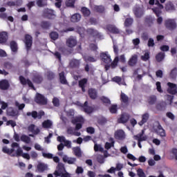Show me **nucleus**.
Here are the masks:
<instances>
[{
  "instance_id": "nucleus-17",
  "label": "nucleus",
  "mask_w": 177,
  "mask_h": 177,
  "mask_svg": "<svg viewBox=\"0 0 177 177\" xmlns=\"http://www.w3.org/2000/svg\"><path fill=\"white\" fill-rule=\"evenodd\" d=\"M106 30L111 34H120V29L114 25L109 24L106 26Z\"/></svg>"
},
{
  "instance_id": "nucleus-7",
  "label": "nucleus",
  "mask_w": 177,
  "mask_h": 177,
  "mask_svg": "<svg viewBox=\"0 0 177 177\" xmlns=\"http://www.w3.org/2000/svg\"><path fill=\"white\" fill-rule=\"evenodd\" d=\"M85 122V120L82 117H76L75 119L72 120L73 124H76L75 129L76 131H80L82 128V124Z\"/></svg>"
},
{
  "instance_id": "nucleus-12",
  "label": "nucleus",
  "mask_w": 177,
  "mask_h": 177,
  "mask_svg": "<svg viewBox=\"0 0 177 177\" xmlns=\"http://www.w3.org/2000/svg\"><path fill=\"white\" fill-rule=\"evenodd\" d=\"M100 56L102 62H104V63H106V64L111 63V56L109 55L108 52L101 53Z\"/></svg>"
},
{
  "instance_id": "nucleus-21",
  "label": "nucleus",
  "mask_w": 177,
  "mask_h": 177,
  "mask_svg": "<svg viewBox=\"0 0 177 177\" xmlns=\"http://www.w3.org/2000/svg\"><path fill=\"white\" fill-rule=\"evenodd\" d=\"M66 45L68 48H74L77 45V39L73 37H70L66 40Z\"/></svg>"
},
{
  "instance_id": "nucleus-59",
  "label": "nucleus",
  "mask_w": 177,
  "mask_h": 177,
  "mask_svg": "<svg viewBox=\"0 0 177 177\" xmlns=\"http://www.w3.org/2000/svg\"><path fill=\"white\" fill-rule=\"evenodd\" d=\"M53 104L55 107H59V106H60V101L58 100L57 97H54L53 99Z\"/></svg>"
},
{
  "instance_id": "nucleus-4",
  "label": "nucleus",
  "mask_w": 177,
  "mask_h": 177,
  "mask_svg": "<svg viewBox=\"0 0 177 177\" xmlns=\"http://www.w3.org/2000/svg\"><path fill=\"white\" fill-rule=\"evenodd\" d=\"M165 26L167 30L170 31H174V30L176 29L177 25L175 19H168L165 21Z\"/></svg>"
},
{
  "instance_id": "nucleus-63",
  "label": "nucleus",
  "mask_w": 177,
  "mask_h": 177,
  "mask_svg": "<svg viewBox=\"0 0 177 177\" xmlns=\"http://www.w3.org/2000/svg\"><path fill=\"white\" fill-rule=\"evenodd\" d=\"M137 174L139 177H146V174H145V171H143V169H138L137 170Z\"/></svg>"
},
{
  "instance_id": "nucleus-13",
  "label": "nucleus",
  "mask_w": 177,
  "mask_h": 177,
  "mask_svg": "<svg viewBox=\"0 0 177 177\" xmlns=\"http://www.w3.org/2000/svg\"><path fill=\"white\" fill-rule=\"evenodd\" d=\"M167 86H169V88H167L168 93H170V95H176V93H177L176 84H175L174 83L168 82Z\"/></svg>"
},
{
  "instance_id": "nucleus-35",
  "label": "nucleus",
  "mask_w": 177,
  "mask_h": 177,
  "mask_svg": "<svg viewBox=\"0 0 177 177\" xmlns=\"http://www.w3.org/2000/svg\"><path fill=\"white\" fill-rule=\"evenodd\" d=\"M74 155L76 157L81 158L82 157V151H81V148L80 147H75L73 148Z\"/></svg>"
},
{
  "instance_id": "nucleus-1",
  "label": "nucleus",
  "mask_w": 177,
  "mask_h": 177,
  "mask_svg": "<svg viewBox=\"0 0 177 177\" xmlns=\"http://www.w3.org/2000/svg\"><path fill=\"white\" fill-rule=\"evenodd\" d=\"M53 175L55 176H61V177H71V174L67 172L64 164L62 162H59L57 166V170L54 171Z\"/></svg>"
},
{
  "instance_id": "nucleus-43",
  "label": "nucleus",
  "mask_w": 177,
  "mask_h": 177,
  "mask_svg": "<svg viewBox=\"0 0 177 177\" xmlns=\"http://www.w3.org/2000/svg\"><path fill=\"white\" fill-rule=\"evenodd\" d=\"M23 156V149L20 148V145H19L18 149L16 151V153H13L11 155V157H22Z\"/></svg>"
},
{
  "instance_id": "nucleus-64",
  "label": "nucleus",
  "mask_w": 177,
  "mask_h": 177,
  "mask_svg": "<svg viewBox=\"0 0 177 177\" xmlns=\"http://www.w3.org/2000/svg\"><path fill=\"white\" fill-rule=\"evenodd\" d=\"M87 133H90L91 135H93L95 133V128L92 127H88L86 128Z\"/></svg>"
},
{
  "instance_id": "nucleus-37",
  "label": "nucleus",
  "mask_w": 177,
  "mask_h": 177,
  "mask_svg": "<svg viewBox=\"0 0 177 177\" xmlns=\"http://www.w3.org/2000/svg\"><path fill=\"white\" fill-rule=\"evenodd\" d=\"M48 168V166H46V165H45V163H39L37 165V171L39 172H45V171H46V169Z\"/></svg>"
},
{
  "instance_id": "nucleus-62",
  "label": "nucleus",
  "mask_w": 177,
  "mask_h": 177,
  "mask_svg": "<svg viewBox=\"0 0 177 177\" xmlns=\"http://www.w3.org/2000/svg\"><path fill=\"white\" fill-rule=\"evenodd\" d=\"M97 161L100 164H104V157L103 156V155H99L97 157Z\"/></svg>"
},
{
  "instance_id": "nucleus-34",
  "label": "nucleus",
  "mask_w": 177,
  "mask_h": 177,
  "mask_svg": "<svg viewBox=\"0 0 177 177\" xmlns=\"http://www.w3.org/2000/svg\"><path fill=\"white\" fill-rule=\"evenodd\" d=\"M83 59L86 63H95V62H97V60L96 58L91 55H85L83 57Z\"/></svg>"
},
{
  "instance_id": "nucleus-52",
  "label": "nucleus",
  "mask_w": 177,
  "mask_h": 177,
  "mask_svg": "<svg viewBox=\"0 0 177 177\" xmlns=\"http://www.w3.org/2000/svg\"><path fill=\"white\" fill-rule=\"evenodd\" d=\"M89 49L91 50L93 52H97V49H99V47H97V44H95L93 43H91L88 46Z\"/></svg>"
},
{
  "instance_id": "nucleus-48",
  "label": "nucleus",
  "mask_w": 177,
  "mask_h": 177,
  "mask_svg": "<svg viewBox=\"0 0 177 177\" xmlns=\"http://www.w3.org/2000/svg\"><path fill=\"white\" fill-rule=\"evenodd\" d=\"M133 24V18H127L124 21V27H131Z\"/></svg>"
},
{
  "instance_id": "nucleus-57",
  "label": "nucleus",
  "mask_w": 177,
  "mask_h": 177,
  "mask_svg": "<svg viewBox=\"0 0 177 177\" xmlns=\"http://www.w3.org/2000/svg\"><path fill=\"white\" fill-rule=\"evenodd\" d=\"M149 59H150V53L148 52L145 53L144 55L141 57V60H142L143 62H147Z\"/></svg>"
},
{
  "instance_id": "nucleus-51",
  "label": "nucleus",
  "mask_w": 177,
  "mask_h": 177,
  "mask_svg": "<svg viewBox=\"0 0 177 177\" xmlns=\"http://www.w3.org/2000/svg\"><path fill=\"white\" fill-rule=\"evenodd\" d=\"M171 78H172V80L176 78V75H177V68L175 67L174 68H173L169 74Z\"/></svg>"
},
{
  "instance_id": "nucleus-19",
  "label": "nucleus",
  "mask_w": 177,
  "mask_h": 177,
  "mask_svg": "<svg viewBox=\"0 0 177 177\" xmlns=\"http://www.w3.org/2000/svg\"><path fill=\"white\" fill-rule=\"evenodd\" d=\"M145 135V130H142V132L134 136V139L138 140V142H145L147 139V137L144 136Z\"/></svg>"
},
{
  "instance_id": "nucleus-33",
  "label": "nucleus",
  "mask_w": 177,
  "mask_h": 177,
  "mask_svg": "<svg viewBox=\"0 0 177 177\" xmlns=\"http://www.w3.org/2000/svg\"><path fill=\"white\" fill-rule=\"evenodd\" d=\"M88 84V79L83 78L79 81V86L81 88L82 92H85V85Z\"/></svg>"
},
{
  "instance_id": "nucleus-24",
  "label": "nucleus",
  "mask_w": 177,
  "mask_h": 177,
  "mask_svg": "<svg viewBox=\"0 0 177 177\" xmlns=\"http://www.w3.org/2000/svg\"><path fill=\"white\" fill-rule=\"evenodd\" d=\"M80 64H81L80 59H73L69 62V66L71 68H78Z\"/></svg>"
},
{
  "instance_id": "nucleus-61",
  "label": "nucleus",
  "mask_w": 177,
  "mask_h": 177,
  "mask_svg": "<svg viewBox=\"0 0 177 177\" xmlns=\"http://www.w3.org/2000/svg\"><path fill=\"white\" fill-rule=\"evenodd\" d=\"M156 89H157L158 92H159V93H162V92H164V91H162V88H161V82H156Z\"/></svg>"
},
{
  "instance_id": "nucleus-31",
  "label": "nucleus",
  "mask_w": 177,
  "mask_h": 177,
  "mask_svg": "<svg viewBox=\"0 0 177 177\" xmlns=\"http://www.w3.org/2000/svg\"><path fill=\"white\" fill-rule=\"evenodd\" d=\"M147 102L150 106L156 104L157 102V96L151 95L147 97Z\"/></svg>"
},
{
  "instance_id": "nucleus-46",
  "label": "nucleus",
  "mask_w": 177,
  "mask_h": 177,
  "mask_svg": "<svg viewBox=\"0 0 177 177\" xmlns=\"http://www.w3.org/2000/svg\"><path fill=\"white\" fill-rule=\"evenodd\" d=\"M100 100L104 104H105V106H109V104H111V101L110 99L107 98V97L102 96L100 97Z\"/></svg>"
},
{
  "instance_id": "nucleus-22",
  "label": "nucleus",
  "mask_w": 177,
  "mask_h": 177,
  "mask_svg": "<svg viewBox=\"0 0 177 177\" xmlns=\"http://www.w3.org/2000/svg\"><path fill=\"white\" fill-rule=\"evenodd\" d=\"M88 95L90 98H91L93 100H95L97 98V91L95 88H89L88 90Z\"/></svg>"
},
{
  "instance_id": "nucleus-38",
  "label": "nucleus",
  "mask_w": 177,
  "mask_h": 177,
  "mask_svg": "<svg viewBox=\"0 0 177 177\" xmlns=\"http://www.w3.org/2000/svg\"><path fill=\"white\" fill-rule=\"evenodd\" d=\"M165 10H167V12L175 10V6L172 2L169 1L165 4Z\"/></svg>"
},
{
  "instance_id": "nucleus-5",
  "label": "nucleus",
  "mask_w": 177,
  "mask_h": 177,
  "mask_svg": "<svg viewBox=\"0 0 177 177\" xmlns=\"http://www.w3.org/2000/svg\"><path fill=\"white\" fill-rule=\"evenodd\" d=\"M26 115L28 117H32L34 120H41L44 115H45V111H41L39 113L37 111H32V112H27Z\"/></svg>"
},
{
  "instance_id": "nucleus-56",
  "label": "nucleus",
  "mask_w": 177,
  "mask_h": 177,
  "mask_svg": "<svg viewBox=\"0 0 177 177\" xmlns=\"http://www.w3.org/2000/svg\"><path fill=\"white\" fill-rule=\"evenodd\" d=\"M111 147H114V141H112L111 142L105 143L104 149H106V150H110Z\"/></svg>"
},
{
  "instance_id": "nucleus-6",
  "label": "nucleus",
  "mask_w": 177,
  "mask_h": 177,
  "mask_svg": "<svg viewBox=\"0 0 177 177\" xmlns=\"http://www.w3.org/2000/svg\"><path fill=\"white\" fill-rule=\"evenodd\" d=\"M42 17H45V19L52 20L56 17V15L55 14V10L46 8L43 11Z\"/></svg>"
},
{
  "instance_id": "nucleus-16",
  "label": "nucleus",
  "mask_w": 177,
  "mask_h": 177,
  "mask_svg": "<svg viewBox=\"0 0 177 177\" xmlns=\"http://www.w3.org/2000/svg\"><path fill=\"white\" fill-rule=\"evenodd\" d=\"M83 111L87 114H92L93 113V107L88 106V101H86L82 106Z\"/></svg>"
},
{
  "instance_id": "nucleus-30",
  "label": "nucleus",
  "mask_w": 177,
  "mask_h": 177,
  "mask_svg": "<svg viewBox=\"0 0 177 177\" xmlns=\"http://www.w3.org/2000/svg\"><path fill=\"white\" fill-rule=\"evenodd\" d=\"M59 81L62 85H68V82H67V79H66V75H64V72L62 71L59 74Z\"/></svg>"
},
{
  "instance_id": "nucleus-2",
  "label": "nucleus",
  "mask_w": 177,
  "mask_h": 177,
  "mask_svg": "<svg viewBox=\"0 0 177 177\" xmlns=\"http://www.w3.org/2000/svg\"><path fill=\"white\" fill-rule=\"evenodd\" d=\"M19 80L20 84L24 86H26V85H28V86L31 89H32L33 91H37V88H35L34 84L30 79L28 78L26 79V77H24V76L20 75L19 77Z\"/></svg>"
},
{
  "instance_id": "nucleus-10",
  "label": "nucleus",
  "mask_w": 177,
  "mask_h": 177,
  "mask_svg": "<svg viewBox=\"0 0 177 177\" xmlns=\"http://www.w3.org/2000/svg\"><path fill=\"white\" fill-rule=\"evenodd\" d=\"M133 12L134 14V16L137 17V19H140V17H142L143 15H145V10L142 7L136 6L133 9Z\"/></svg>"
},
{
  "instance_id": "nucleus-3",
  "label": "nucleus",
  "mask_w": 177,
  "mask_h": 177,
  "mask_svg": "<svg viewBox=\"0 0 177 177\" xmlns=\"http://www.w3.org/2000/svg\"><path fill=\"white\" fill-rule=\"evenodd\" d=\"M35 102L37 104H40V106H45L48 104V100H46V97H45V95L37 93L35 97Z\"/></svg>"
},
{
  "instance_id": "nucleus-8",
  "label": "nucleus",
  "mask_w": 177,
  "mask_h": 177,
  "mask_svg": "<svg viewBox=\"0 0 177 177\" xmlns=\"http://www.w3.org/2000/svg\"><path fill=\"white\" fill-rule=\"evenodd\" d=\"M32 81L34 84L39 85L44 82V76L39 73H35L32 75Z\"/></svg>"
},
{
  "instance_id": "nucleus-41",
  "label": "nucleus",
  "mask_w": 177,
  "mask_h": 177,
  "mask_svg": "<svg viewBox=\"0 0 177 177\" xmlns=\"http://www.w3.org/2000/svg\"><path fill=\"white\" fill-rule=\"evenodd\" d=\"M165 58V53L162 52L158 53L156 56V59L158 63L162 62L163 59Z\"/></svg>"
},
{
  "instance_id": "nucleus-39",
  "label": "nucleus",
  "mask_w": 177,
  "mask_h": 177,
  "mask_svg": "<svg viewBox=\"0 0 177 177\" xmlns=\"http://www.w3.org/2000/svg\"><path fill=\"white\" fill-rule=\"evenodd\" d=\"M120 100L122 103H124V104H128V103L129 102V97H128L125 93H121Z\"/></svg>"
},
{
  "instance_id": "nucleus-40",
  "label": "nucleus",
  "mask_w": 177,
  "mask_h": 177,
  "mask_svg": "<svg viewBox=\"0 0 177 177\" xmlns=\"http://www.w3.org/2000/svg\"><path fill=\"white\" fill-rule=\"evenodd\" d=\"M80 20H81V15L80 14H75L72 15L71 18V21H72V23H78Z\"/></svg>"
},
{
  "instance_id": "nucleus-44",
  "label": "nucleus",
  "mask_w": 177,
  "mask_h": 177,
  "mask_svg": "<svg viewBox=\"0 0 177 177\" xmlns=\"http://www.w3.org/2000/svg\"><path fill=\"white\" fill-rule=\"evenodd\" d=\"M153 21H154V19H153V17H147L145 19V23L148 27H151V26H153Z\"/></svg>"
},
{
  "instance_id": "nucleus-27",
  "label": "nucleus",
  "mask_w": 177,
  "mask_h": 177,
  "mask_svg": "<svg viewBox=\"0 0 177 177\" xmlns=\"http://www.w3.org/2000/svg\"><path fill=\"white\" fill-rule=\"evenodd\" d=\"M8 32H0V44H6L8 42Z\"/></svg>"
},
{
  "instance_id": "nucleus-53",
  "label": "nucleus",
  "mask_w": 177,
  "mask_h": 177,
  "mask_svg": "<svg viewBox=\"0 0 177 177\" xmlns=\"http://www.w3.org/2000/svg\"><path fill=\"white\" fill-rule=\"evenodd\" d=\"M75 0H66V5L68 8H74Z\"/></svg>"
},
{
  "instance_id": "nucleus-55",
  "label": "nucleus",
  "mask_w": 177,
  "mask_h": 177,
  "mask_svg": "<svg viewBox=\"0 0 177 177\" xmlns=\"http://www.w3.org/2000/svg\"><path fill=\"white\" fill-rule=\"evenodd\" d=\"M50 38H51V39H53V41H56V39L59 38V34L57 32H51L50 33Z\"/></svg>"
},
{
  "instance_id": "nucleus-29",
  "label": "nucleus",
  "mask_w": 177,
  "mask_h": 177,
  "mask_svg": "<svg viewBox=\"0 0 177 177\" xmlns=\"http://www.w3.org/2000/svg\"><path fill=\"white\" fill-rule=\"evenodd\" d=\"M53 125V123L51 122L50 120H46L42 122V128H44V129H50Z\"/></svg>"
},
{
  "instance_id": "nucleus-54",
  "label": "nucleus",
  "mask_w": 177,
  "mask_h": 177,
  "mask_svg": "<svg viewBox=\"0 0 177 177\" xmlns=\"http://www.w3.org/2000/svg\"><path fill=\"white\" fill-rule=\"evenodd\" d=\"M21 140L22 142H25V143H30V140H31V139L30 138V137H28V136L22 135L21 136Z\"/></svg>"
},
{
  "instance_id": "nucleus-32",
  "label": "nucleus",
  "mask_w": 177,
  "mask_h": 177,
  "mask_svg": "<svg viewBox=\"0 0 177 177\" xmlns=\"http://www.w3.org/2000/svg\"><path fill=\"white\" fill-rule=\"evenodd\" d=\"M149 117H150V115L148 113H144L142 115V120L138 122V125H140V127H142L144 124H146V122H147V120H149Z\"/></svg>"
},
{
  "instance_id": "nucleus-15",
  "label": "nucleus",
  "mask_w": 177,
  "mask_h": 177,
  "mask_svg": "<svg viewBox=\"0 0 177 177\" xmlns=\"http://www.w3.org/2000/svg\"><path fill=\"white\" fill-rule=\"evenodd\" d=\"M10 87V84H9V81L8 80H2L0 81V89L1 91H8Z\"/></svg>"
},
{
  "instance_id": "nucleus-60",
  "label": "nucleus",
  "mask_w": 177,
  "mask_h": 177,
  "mask_svg": "<svg viewBox=\"0 0 177 177\" xmlns=\"http://www.w3.org/2000/svg\"><path fill=\"white\" fill-rule=\"evenodd\" d=\"M5 68H7L8 70H12L13 68V64L10 63L9 62H7L4 64Z\"/></svg>"
},
{
  "instance_id": "nucleus-28",
  "label": "nucleus",
  "mask_w": 177,
  "mask_h": 177,
  "mask_svg": "<svg viewBox=\"0 0 177 177\" xmlns=\"http://www.w3.org/2000/svg\"><path fill=\"white\" fill-rule=\"evenodd\" d=\"M10 47L12 52H13L14 53H17V50H19V46L17 45V42L13 40L11 41L10 42Z\"/></svg>"
},
{
  "instance_id": "nucleus-47",
  "label": "nucleus",
  "mask_w": 177,
  "mask_h": 177,
  "mask_svg": "<svg viewBox=\"0 0 177 177\" xmlns=\"http://www.w3.org/2000/svg\"><path fill=\"white\" fill-rule=\"evenodd\" d=\"M94 10L97 13H104L105 8L103 6H95L94 7Z\"/></svg>"
},
{
  "instance_id": "nucleus-58",
  "label": "nucleus",
  "mask_w": 177,
  "mask_h": 177,
  "mask_svg": "<svg viewBox=\"0 0 177 177\" xmlns=\"http://www.w3.org/2000/svg\"><path fill=\"white\" fill-rule=\"evenodd\" d=\"M46 76L48 80H49V81H52V80L55 78V73L53 72L48 71L46 73Z\"/></svg>"
},
{
  "instance_id": "nucleus-42",
  "label": "nucleus",
  "mask_w": 177,
  "mask_h": 177,
  "mask_svg": "<svg viewBox=\"0 0 177 177\" xmlns=\"http://www.w3.org/2000/svg\"><path fill=\"white\" fill-rule=\"evenodd\" d=\"M81 12L84 17H88L91 15V10L86 7H82Z\"/></svg>"
},
{
  "instance_id": "nucleus-49",
  "label": "nucleus",
  "mask_w": 177,
  "mask_h": 177,
  "mask_svg": "<svg viewBox=\"0 0 177 177\" xmlns=\"http://www.w3.org/2000/svg\"><path fill=\"white\" fill-rule=\"evenodd\" d=\"M152 10H153V13H155L156 17H160V16L162 13V10L158 8H156V7L153 8Z\"/></svg>"
},
{
  "instance_id": "nucleus-20",
  "label": "nucleus",
  "mask_w": 177,
  "mask_h": 177,
  "mask_svg": "<svg viewBox=\"0 0 177 177\" xmlns=\"http://www.w3.org/2000/svg\"><path fill=\"white\" fill-rule=\"evenodd\" d=\"M7 115H9V117H16L17 115H19V111L15 110L13 107H8L6 110Z\"/></svg>"
},
{
  "instance_id": "nucleus-23",
  "label": "nucleus",
  "mask_w": 177,
  "mask_h": 177,
  "mask_svg": "<svg viewBox=\"0 0 177 177\" xmlns=\"http://www.w3.org/2000/svg\"><path fill=\"white\" fill-rule=\"evenodd\" d=\"M115 139L118 140H123L125 139V133L122 130H118L115 133Z\"/></svg>"
},
{
  "instance_id": "nucleus-26",
  "label": "nucleus",
  "mask_w": 177,
  "mask_h": 177,
  "mask_svg": "<svg viewBox=\"0 0 177 177\" xmlns=\"http://www.w3.org/2000/svg\"><path fill=\"white\" fill-rule=\"evenodd\" d=\"M137 63H138V55H132L128 62V64L129 66H130V67H133L134 66H136Z\"/></svg>"
},
{
  "instance_id": "nucleus-50",
  "label": "nucleus",
  "mask_w": 177,
  "mask_h": 177,
  "mask_svg": "<svg viewBox=\"0 0 177 177\" xmlns=\"http://www.w3.org/2000/svg\"><path fill=\"white\" fill-rule=\"evenodd\" d=\"M109 111L111 114H117L118 109L117 104H113L109 108Z\"/></svg>"
},
{
  "instance_id": "nucleus-25",
  "label": "nucleus",
  "mask_w": 177,
  "mask_h": 177,
  "mask_svg": "<svg viewBox=\"0 0 177 177\" xmlns=\"http://www.w3.org/2000/svg\"><path fill=\"white\" fill-rule=\"evenodd\" d=\"M129 120V115L127 113H123L121 115L120 118L118 119V122L120 124H127Z\"/></svg>"
},
{
  "instance_id": "nucleus-45",
  "label": "nucleus",
  "mask_w": 177,
  "mask_h": 177,
  "mask_svg": "<svg viewBox=\"0 0 177 177\" xmlns=\"http://www.w3.org/2000/svg\"><path fill=\"white\" fill-rule=\"evenodd\" d=\"M41 27L44 30H48V28L50 27V23L48 21H43L41 22Z\"/></svg>"
},
{
  "instance_id": "nucleus-11",
  "label": "nucleus",
  "mask_w": 177,
  "mask_h": 177,
  "mask_svg": "<svg viewBox=\"0 0 177 177\" xmlns=\"http://www.w3.org/2000/svg\"><path fill=\"white\" fill-rule=\"evenodd\" d=\"M25 45L26 48L27 52L31 49V46H32V37L30 35H25Z\"/></svg>"
},
{
  "instance_id": "nucleus-36",
  "label": "nucleus",
  "mask_w": 177,
  "mask_h": 177,
  "mask_svg": "<svg viewBox=\"0 0 177 177\" xmlns=\"http://www.w3.org/2000/svg\"><path fill=\"white\" fill-rule=\"evenodd\" d=\"M157 133L162 138H165V136H166L165 130H164V129H162V126H161V124L158 125Z\"/></svg>"
},
{
  "instance_id": "nucleus-9",
  "label": "nucleus",
  "mask_w": 177,
  "mask_h": 177,
  "mask_svg": "<svg viewBox=\"0 0 177 177\" xmlns=\"http://www.w3.org/2000/svg\"><path fill=\"white\" fill-rule=\"evenodd\" d=\"M12 149L8 148V147L4 146L3 147L2 151L6 154H8L9 156H12V153L15 151V147H19V143L17 142H12L11 145Z\"/></svg>"
},
{
  "instance_id": "nucleus-18",
  "label": "nucleus",
  "mask_w": 177,
  "mask_h": 177,
  "mask_svg": "<svg viewBox=\"0 0 177 177\" xmlns=\"http://www.w3.org/2000/svg\"><path fill=\"white\" fill-rule=\"evenodd\" d=\"M63 162H67L70 165L73 164H75V161H77V158H70L67 156V155H64L62 158Z\"/></svg>"
},
{
  "instance_id": "nucleus-14",
  "label": "nucleus",
  "mask_w": 177,
  "mask_h": 177,
  "mask_svg": "<svg viewBox=\"0 0 177 177\" xmlns=\"http://www.w3.org/2000/svg\"><path fill=\"white\" fill-rule=\"evenodd\" d=\"M86 32L89 34V35H92L95 38H99L101 39L102 37H103L99 32L93 28H88Z\"/></svg>"
}]
</instances>
